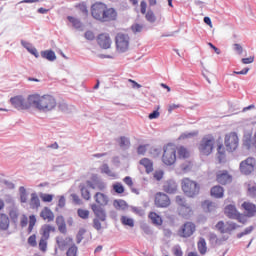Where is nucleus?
Wrapping results in <instances>:
<instances>
[{
	"label": "nucleus",
	"mask_w": 256,
	"mask_h": 256,
	"mask_svg": "<svg viewBox=\"0 0 256 256\" xmlns=\"http://www.w3.org/2000/svg\"><path fill=\"white\" fill-rule=\"evenodd\" d=\"M30 103L38 109V111H43L47 113L49 111H53L57 107V100L52 95H39V94H32L30 95Z\"/></svg>",
	"instance_id": "nucleus-1"
},
{
	"label": "nucleus",
	"mask_w": 256,
	"mask_h": 256,
	"mask_svg": "<svg viewBox=\"0 0 256 256\" xmlns=\"http://www.w3.org/2000/svg\"><path fill=\"white\" fill-rule=\"evenodd\" d=\"M177 161V145L168 143L163 147L162 162L164 165L171 167Z\"/></svg>",
	"instance_id": "nucleus-2"
},
{
	"label": "nucleus",
	"mask_w": 256,
	"mask_h": 256,
	"mask_svg": "<svg viewBox=\"0 0 256 256\" xmlns=\"http://www.w3.org/2000/svg\"><path fill=\"white\" fill-rule=\"evenodd\" d=\"M215 149V136L212 134L205 135L198 144L200 155L209 156Z\"/></svg>",
	"instance_id": "nucleus-3"
},
{
	"label": "nucleus",
	"mask_w": 256,
	"mask_h": 256,
	"mask_svg": "<svg viewBox=\"0 0 256 256\" xmlns=\"http://www.w3.org/2000/svg\"><path fill=\"white\" fill-rule=\"evenodd\" d=\"M181 187L183 193L187 197H197V195H199V191H201V186H199L197 182L189 178L182 179Z\"/></svg>",
	"instance_id": "nucleus-4"
},
{
	"label": "nucleus",
	"mask_w": 256,
	"mask_h": 256,
	"mask_svg": "<svg viewBox=\"0 0 256 256\" xmlns=\"http://www.w3.org/2000/svg\"><path fill=\"white\" fill-rule=\"evenodd\" d=\"M224 145L228 153H234L239 149V136L236 132H230L224 137Z\"/></svg>",
	"instance_id": "nucleus-5"
},
{
	"label": "nucleus",
	"mask_w": 256,
	"mask_h": 256,
	"mask_svg": "<svg viewBox=\"0 0 256 256\" xmlns=\"http://www.w3.org/2000/svg\"><path fill=\"white\" fill-rule=\"evenodd\" d=\"M30 99L31 95L28 96L27 100L23 98V96H14L10 99V103L15 109H18V111H25L31 109V106H33Z\"/></svg>",
	"instance_id": "nucleus-6"
},
{
	"label": "nucleus",
	"mask_w": 256,
	"mask_h": 256,
	"mask_svg": "<svg viewBox=\"0 0 256 256\" xmlns=\"http://www.w3.org/2000/svg\"><path fill=\"white\" fill-rule=\"evenodd\" d=\"M154 205L157 209H168L171 207V197L165 192H157L154 194Z\"/></svg>",
	"instance_id": "nucleus-7"
},
{
	"label": "nucleus",
	"mask_w": 256,
	"mask_h": 256,
	"mask_svg": "<svg viewBox=\"0 0 256 256\" xmlns=\"http://www.w3.org/2000/svg\"><path fill=\"white\" fill-rule=\"evenodd\" d=\"M240 173L242 175H251L256 169V159L255 157H248L240 162L239 165Z\"/></svg>",
	"instance_id": "nucleus-8"
},
{
	"label": "nucleus",
	"mask_w": 256,
	"mask_h": 256,
	"mask_svg": "<svg viewBox=\"0 0 256 256\" xmlns=\"http://www.w3.org/2000/svg\"><path fill=\"white\" fill-rule=\"evenodd\" d=\"M116 51L125 53L129 51V36L123 33H118L115 37Z\"/></svg>",
	"instance_id": "nucleus-9"
},
{
	"label": "nucleus",
	"mask_w": 256,
	"mask_h": 256,
	"mask_svg": "<svg viewBox=\"0 0 256 256\" xmlns=\"http://www.w3.org/2000/svg\"><path fill=\"white\" fill-rule=\"evenodd\" d=\"M197 231V226L193 222L184 223L178 230L179 237H183L184 239H188V237H192V235Z\"/></svg>",
	"instance_id": "nucleus-10"
},
{
	"label": "nucleus",
	"mask_w": 256,
	"mask_h": 256,
	"mask_svg": "<svg viewBox=\"0 0 256 256\" xmlns=\"http://www.w3.org/2000/svg\"><path fill=\"white\" fill-rule=\"evenodd\" d=\"M107 5L103 2H96L91 7V15L96 21H102Z\"/></svg>",
	"instance_id": "nucleus-11"
},
{
	"label": "nucleus",
	"mask_w": 256,
	"mask_h": 256,
	"mask_svg": "<svg viewBox=\"0 0 256 256\" xmlns=\"http://www.w3.org/2000/svg\"><path fill=\"white\" fill-rule=\"evenodd\" d=\"M215 175L219 185H229L233 182V176L227 170H217Z\"/></svg>",
	"instance_id": "nucleus-12"
},
{
	"label": "nucleus",
	"mask_w": 256,
	"mask_h": 256,
	"mask_svg": "<svg viewBox=\"0 0 256 256\" xmlns=\"http://www.w3.org/2000/svg\"><path fill=\"white\" fill-rule=\"evenodd\" d=\"M27 224H28V229H27L28 233L29 234L33 233V229L37 224V218L35 217V215H30L29 218H27V215H22L20 219V226L24 228V227H27Z\"/></svg>",
	"instance_id": "nucleus-13"
},
{
	"label": "nucleus",
	"mask_w": 256,
	"mask_h": 256,
	"mask_svg": "<svg viewBox=\"0 0 256 256\" xmlns=\"http://www.w3.org/2000/svg\"><path fill=\"white\" fill-rule=\"evenodd\" d=\"M96 41L100 49H111V45H113V40H111L109 33L99 34L96 38Z\"/></svg>",
	"instance_id": "nucleus-14"
},
{
	"label": "nucleus",
	"mask_w": 256,
	"mask_h": 256,
	"mask_svg": "<svg viewBox=\"0 0 256 256\" xmlns=\"http://www.w3.org/2000/svg\"><path fill=\"white\" fill-rule=\"evenodd\" d=\"M217 231H219L222 234L225 233H231L232 231H235V229H237V227H239L237 224H235L234 222H223V221H219L216 225H215Z\"/></svg>",
	"instance_id": "nucleus-15"
},
{
	"label": "nucleus",
	"mask_w": 256,
	"mask_h": 256,
	"mask_svg": "<svg viewBox=\"0 0 256 256\" xmlns=\"http://www.w3.org/2000/svg\"><path fill=\"white\" fill-rule=\"evenodd\" d=\"M56 245L60 251H65L69 245H73V238L67 235H59L56 237Z\"/></svg>",
	"instance_id": "nucleus-16"
},
{
	"label": "nucleus",
	"mask_w": 256,
	"mask_h": 256,
	"mask_svg": "<svg viewBox=\"0 0 256 256\" xmlns=\"http://www.w3.org/2000/svg\"><path fill=\"white\" fill-rule=\"evenodd\" d=\"M117 20V10L106 6L104 15L102 16L101 23H109Z\"/></svg>",
	"instance_id": "nucleus-17"
},
{
	"label": "nucleus",
	"mask_w": 256,
	"mask_h": 256,
	"mask_svg": "<svg viewBox=\"0 0 256 256\" xmlns=\"http://www.w3.org/2000/svg\"><path fill=\"white\" fill-rule=\"evenodd\" d=\"M90 209L93 211L96 219H100L101 221H105L107 219V214L105 213V210L96 203L91 204Z\"/></svg>",
	"instance_id": "nucleus-18"
},
{
	"label": "nucleus",
	"mask_w": 256,
	"mask_h": 256,
	"mask_svg": "<svg viewBox=\"0 0 256 256\" xmlns=\"http://www.w3.org/2000/svg\"><path fill=\"white\" fill-rule=\"evenodd\" d=\"M94 201L99 207H107L109 205V196L102 192H97L94 195Z\"/></svg>",
	"instance_id": "nucleus-19"
},
{
	"label": "nucleus",
	"mask_w": 256,
	"mask_h": 256,
	"mask_svg": "<svg viewBox=\"0 0 256 256\" xmlns=\"http://www.w3.org/2000/svg\"><path fill=\"white\" fill-rule=\"evenodd\" d=\"M246 217H255L256 215V205L251 202H243L241 205Z\"/></svg>",
	"instance_id": "nucleus-20"
},
{
	"label": "nucleus",
	"mask_w": 256,
	"mask_h": 256,
	"mask_svg": "<svg viewBox=\"0 0 256 256\" xmlns=\"http://www.w3.org/2000/svg\"><path fill=\"white\" fill-rule=\"evenodd\" d=\"M177 189V183L173 180H168L163 185V191L168 195H175V193H177Z\"/></svg>",
	"instance_id": "nucleus-21"
},
{
	"label": "nucleus",
	"mask_w": 256,
	"mask_h": 256,
	"mask_svg": "<svg viewBox=\"0 0 256 256\" xmlns=\"http://www.w3.org/2000/svg\"><path fill=\"white\" fill-rule=\"evenodd\" d=\"M40 217L44 221H47L48 223H51V221H55V214L52 210L49 209V207H44L40 212Z\"/></svg>",
	"instance_id": "nucleus-22"
},
{
	"label": "nucleus",
	"mask_w": 256,
	"mask_h": 256,
	"mask_svg": "<svg viewBox=\"0 0 256 256\" xmlns=\"http://www.w3.org/2000/svg\"><path fill=\"white\" fill-rule=\"evenodd\" d=\"M54 231L55 227L49 224H44L40 229L41 239H49L51 237V233H54Z\"/></svg>",
	"instance_id": "nucleus-23"
},
{
	"label": "nucleus",
	"mask_w": 256,
	"mask_h": 256,
	"mask_svg": "<svg viewBox=\"0 0 256 256\" xmlns=\"http://www.w3.org/2000/svg\"><path fill=\"white\" fill-rule=\"evenodd\" d=\"M175 201L177 203V205H179L181 208V213H191V206L187 205V203L185 202V198L183 196H176Z\"/></svg>",
	"instance_id": "nucleus-24"
},
{
	"label": "nucleus",
	"mask_w": 256,
	"mask_h": 256,
	"mask_svg": "<svg viewBox=\"0 0 256 256\" xmlns=\"http://www.w3.org/2000/svg\"><path fill=\"white\" fill-rule=\"evenodd\" d=\"M239 211L237 210V207L235 205L229 204L224 208V215L228 217V219H234L237 217V214Z\"/></svg>",
	"instance_id": "nucleus-25"
},
{
	"label": "nucleus",
	"mask_w": 256,
	"mask_h": 256,
	"mask_svg": "<svg viewBox=\"0 0 256 256\" xmlns=\"http://www.w3.org/2000/svg\"><path fill=\"white\" fill-rule=\"evenodd\" d=\"M176 153L178 159H189L191 157V151L185 146H177Z\"/></svg>",
	"instance_id": "nucleus-26"
},
{
	"label": "nucleus",
	"mask_w": 256,
	"mask_h": 256,
	"mask_svg": "<svg viewBox=\"0 0 256 256\" xmlns=\"http://www.w3.org/2000/svg\"><path fill=\"white\" fill-rule=\"evenodd\" d=\"M210 193L212 197H215V199H223L225 189H223V187L220 185H216L211 188Z\"/></svg>",
	"instance_id": "nucleus-27"
},
{
	"label": "nucleus",
	"mask_w": 256,
	"mask_h": 256,
	"mask_svg": "<svg viewBox=\"0 0 256 256\" xmlns=\"http://www.w3.org/2000/svg\"><path fill=\"white\" fill-rule=\"evenodd\" d=\"M148 218L153 225H156L157 227H161V225H163V218H161V216H159V214L156 212H150Z\"/></svg>",
	"instance_id": "nucleus-28"
},
{
	"label": "nucleus",
	"mask_w": 256,
	"mask_h": 256,
	"mask_svg": "<svg viewBox=\"0 0 256 256\" xmlns=\"http://www.w3.org/2000/svg\"><path fill=\"white\" fill-rule=\"evenodd\" d=\"M30 207L31 209H39V207H41V200H39L37 193L31 194Z\"/></svg>",
	"instance_id": "nucleus-29"
},
{
	"label": "nucleus",
	"mask_w": 256,
	"mask_h": 256,
	"mask_svg": "<svg viewBox=\"0 0 256 256\" xmlns=\"http://www.w3.org/2000/svg\"><path fill=\"white\" fill-rule=\"evenodd\" d=\"M140 165L146 169V173H153V161H151L149 158L141 159Z\"/></svg>",
	"instance_id": "nucleus-30"
},
{
	"label": "nucleus",
	"mask_w": 256,
	"mask_h": 256,
	"mask_svg": "<svg viewBox=\"0 0 256 256\" xmlns=\"http://www.w3.org/2000/svg\"><path fill=\"white\" fill-rule=\"evenodd\" d=\"M9 216L7 214H0V229L7 231L9 229Z\"/></svg>",
	"instance_id": "nucleus-31"
},
{
	"label": "nucleus",
	"mask_w": 256,
	"mask_h": 256,
	"mask_svg": "<svg viewBox=\"0 0 256 256\" xmlns=\"http://www.w3.org/2000/svg\"><path fill=\"white\" fill-rule=\"evenodd\" d=\"M113 207L117 209V211H125L127 209L128 205L125 200L118 199L113 201Z\"/></svg>",
	"instance_id": "nucleus-32"
},
{
	"label": "nucleus",
	"mask_w": 256,
	"mask_h": 256,
	"mask_svg": "<svg viewBox=\"0 0 256 256\" xmlns=\"http://www.w3.org/2000/svg\"><path fill=\"white\" fill-rule=\"evenodd\" d=\"M41 57H43V59H47V61H55V59H57V56L53 50L42 51Z\"/></svg>",
	"instance_id": "nucleus-33"
},
{
	"label": "nucleus",
	"mask_w": 256,
	"mask_h": 256,
	"mask_svg": "<svg viewBox=\"0 0 256 256\" xmlns=\"http://www.w3.org/2000/svg\"><path fill=\"white\" fill-rule=\"evenodd\" d=\"M80 191H81V197L84 198L85 201H90L91 200V192L85 186L84 184L80 185Z\"/></svg>",
	"instance_id": "nucleus-34"
},
{
	"label": "nucleus",
	"mask_w": 256,
	"mask_h": 256,
	"mask_svg": "<svg viewBox=\"0 0 256 256\" xmlns=\"http://www.w3.org/2000/svg\"><path fill=\"white\" fill-rule=\"evenodd\" d=\"M247 195L248 197H256V183L250 182L247 184Z\"/></svg>",
	"instance_id": "nucleus-35"
},
{
	"label": "nucleus",
	"mask_w": 256,
	"mask_h": 256,
	"mask_svg": "<svg viewBox=\"0 0 256 256\" xmlns=\"http://www.w3.org/2000/svg\"><path fill=\"white\" fill-rule=\"evenodd\" d=\"M226 151H227V148L225 146H223V144L217 145V155H218V159H219L220 163H221V161H223V159H225Z\"/></svg>",
	"instance_id": "nucleus-36"
},
{
	"label": "nucleus",
	"mask_w": 256,
	"mask_h": 256,
	"mask_svg": "<svg viewBox=\"0 0 256 256\" xmlns=\"http://www.w3.org/2000/svg\"><path fill=\"white\" fill-rule=\"evenodd\" d=\"M112 189L117 193V195H123V193H125V186L119 182L114 183L112 185Z\"/></svg>",
	"instance_id": "nucleus-37"
},
{
	"label": "nucleus",
	"mask_w": 256,
	"mask_h": 256,
	"mask_svg": "<svg viewBox=\"0 0 256 256\" xmlns=\"http://www.w3.org/2000/svg\"><path fill=\"white\" fill-rule=\"evenodd\" d=\"M39 197L43 203H52L55 199V195L47 193H40Z\"/></svg>",
	"instance_id": "nucleus-38"
},
{
	"label": "nucleus",
	"mask_w": 256,
	"mask_h": 256,
	"mask_svg": "<svg viewBox=\"0 0 256 256\" xmlns=\"http://www.w3.org/2000/svg\"><path fill=\"white\" fill-rule=\"evenodd\" d=\"M198 251H200L201 255L207 253V242H205L204 238H200L198 241Z\"/></svg>",
	"instance_id": "nucleus-39"
},
{
	"label": "nucleus",
	"mask_w": 256,
	"mask_h": 256,
	"mask_svg": "<svg viewBox=\"0 0 256 256\" xmlns=\"http://www.w3.org/2000/svg\"><path fill=\"white\" fill-rule=\"evenodd\" d=\"M120 221L122 225H125L127 227H135V221L127 216H121Z\"/></svg>",
	"instance_id": "nucleus-40"
},
{
	"label": "nucleus",
	"mask_w": 256,
	"mask_h": 256,
	"mask_svg": "<svg viewBox=\"0 0 256 256\" xmlns=\"http://www.w3.org/2000/svg\"><path fill=\"white\" fill-rule=\"evenodd\" d=\"M67 19H68L69 23H71L75 29H81L83 24L81 23V21L79 19H77L73 16H68Z\"/></svg>",
	"instance_id": "nucleus-41"
},
{
	"label": "nucleus",
	"mask_w": 256,
	"mask_h": 256,
	"mask_svg": "<svg viewBox=\"0 0 256 256\" xmlns=\"http://www.w3.org/2000/svg\"><path fill=\"white\" fill-rule=\"evenodd\" d=\"M48 241H49V239L40 238L39 243H38V247H39V250L42 253H46L47 252V245H48L47 242Z\"/></svg>",
	"instance_id": "nucleus-42"
},
{
	"label": "nucleus",
	"mask_w": 256,
	"mask_h": 256,
	"mask_svg": "<svg viewBox=\"0 0 256 256\" xmlns=\"http://www.w3.org/2000/svg\"><path fill=\"white\" fill-rule=\"evenodd\" d=\"M79 251V248H77V246L75 244H72L67 252H66V256H77V253Z\"/></svg>",
	"instance_id": "nucleus-43"
},
{
	"label": "nucleus",
	"mask_w": 256,
	"mask_h": 256,
	"mask_svg": "<svg viewBox=\"0 0 256 256\" xmlns=\"http://www.w3.org/2000/svg\"><path fill=\"white\" fill-rule=\"evenodd\" d=\"M21 43H22L23 47H25V49H27V51H29V53H31L32 55H35V57H37V49L31 47V44L29 42L22 41Z\"/></svg>",
	"instance_id": "nucleus-44"
},
{
	"label": "nucleus",
	"mask_w": 256,
	"mask_h": 256,
	"mask_svg": "<svg viewBox=\"0 0 256 256\" xmlns=\"http://www.w3.org/2000/svg\"><path fill=\"white\" fill-rule=\"evenodd\" d=\"M77 214H78V217H80V219H89L90 212L89 210L79 208L77 210Z\"/></svg>",
	"instance_id": "nucleus-45"
},
{
	"label": "nucleus",
	"mask_w": 256,
	"mask_h": 256,
	"mask_svg": "<svg viewBox=\"0 0 256 256\" xmlns=\"http://www.w3.org/2000/svg\"><path fill=\"white\" fill-rule=\"evenodd\" d=\"M20 191V201L21 203H27V190L25 189V187L21 186L19 188Z\"/></svg>",
	"instance_id": "nucleus-46"
},
{
	"label": "nucleus",
	"mask_w": 256,
	"mask_h": 256,
	"mask_svg": "<svg viewBox=\"0 0 256 256\" xmlns=\"http://www.w3.org/2000/svg\"><path fill=\"white\" fill-rule=\"evenodd\" d=\"M146 17V21H149V23H155L156 21V17H155V13L152 12V10H148L147 13L145 14Z\"/></svg>",
	"instance_id": "nucleus-47"
},
{
	"label": "nucleus",
	"mask_w": 256,
	"mask_h": 256,
	"mask_svg": "<svg viewBox=\"0 0 256 256\" xmlns=\"http://www.w3.org/2000/svg\"><path fill=\"white\" fill-rule=\"evenodd\" d=\"M118 143L120 147H129L131 144V142L125 136L120 137Z\"/></svg>",
	"instance_id": "nucleus-48"
},
{
	"label": "nucleus",
	"mask_w": 256,
	"mask_h": 256,
	"mask_svg": "<svg viewBox=\"0 0 256 256\" xmlns=\"http://www.w3.org/2000/svg\"><path fill=\"white\" fill-rule=\"evenodd\" d=\"M28 245H30V247H37V235L33 234L29 236Z\"/></svg>",
	"instance_id": "nucleus-49"
},
{
	"label": "nucleus",
	"mask_w": 256,
	"mask_h": 256,
	"mask_svg": "<svg viewBox=\"0 0 256 256\" xmlns=\"http://www.w3.org/2000/svg\"><path fill=\"white\" fill-rule=\"evenodd\" d=\"M76 9H79V11H81V13L84 15H89V10H87V5H85V3L76 5Z\"/></svg>",
	"instance_id": "nucleus-50"
},
{
	"label": "nucleus",
	"mask_w": 256,
	"mask_h": 256,
	"mask_svg": "<svg viewBox=\"0 0 256 256\" xmlns=\"http://www.w3.org/2000/svg\"><path fill=\"white\" fill-rule=\"evenodd\" d=\"M246 145L248 146V149H251V147H254L256 149V133L250 140H246Z\"/></svg>",
	"instance_id": "nucleus-51"
},
{
	"label": "nucleus",
	"mask_w": 256,
	"mask_h": 256,
	"mask_svg": "<svg viewBox=\"0 0 256 256\" xmlns=\"http://www.w3.org/2000/svg\"><path fill=\"white\" fill-rule=\"evenodd\" d=\"M253 229H254L253 226L246 228L243 232L237 235L238 239H241V237H243L244 235H249L250 233L253 232Z\"/></svg>",
	"instance_id": "nucleus-52"
},
{
	"label": "nucleus",
	"mask_w": 256,
	"mask_h": 256,
	"mask_svg": "<svg viewBox=\"0 0 256 256\" xmlns=\"http://www.w3.org/2000/svg\"><path fill=\"white\" fill-rule=\"evenodd\" d=\"M233 219H236V221H238L239 223H243V224L247 223V218H245V215L239 212L236 214V217Z\"/></svg>",
	"instance_id": "nucleus-53"
},
{
	"label": "nucleus",
	"mask_w": 256,
	"mask_h": 256,
	"mask_svg": "<svg viewBox=\"0 0 256 256\" xmlns=\"http://www.w3.org/2000/svg\"><path fill=\"white\" fill-rule=\"evenodd\" d=\"M9 217L14 221V223L19 219V212L17 210H11L9 212Z\"/></svg>",
	"instance_id": "nucleus-54"
},
{
	"label": "nucleus",
	"mask_w": 256,
	"mask_h": 256,
	"mask_svg": "<svg viewBox=\"0 0 256 256\" xmlns=\"http://www.w3.org/2000/svg\"><path fill=\"white\" fill-rule=\"evenodd\" d=\"M160 107H157V110H154L152 113L149 114L148 118L149 119H159V116L161 113L159 112Z\"/></svg>",
	"instance_id": "nucleus-55"
},
{
	"label": "nucleus",
	"mask_w": 256,
	"mask_h": 256,
	"mask_svg": "<svg viewBox=\"0 0 256 256\" xmlns=\"http://www.w3.org/2000/svg\"><path fill=\"white\" fill-rule=\"evenodd\" d=\"M85 233H87V230L85 229H80L77 236H76V239H77V243H81V241H83V235H85Z\"/></svg>",
	"instance_id": "nucleus-56"
},
{
	"label": "nucleus",
	"mask_w": 256,
	"mask_h": 256,
	"mask_svg": "<svg viewBox=\"0 0 256 256\" xmlns=\"http://www.w3.org/2000/svg\"><path fill=\"white\" fill-rule=\"evenodd\" d=\"M133 33H141V31H143V25L141 24H134L131 27Z\"/></svg>",
	"instance_id": "nucleus-57"
},
{
	"label": "nucleus",
	"mask_w": 256,
	"mask_h": 256,
	"mask_svg": "<svg viewBox=\"0 0 256 256\" xmlns=\"http://www.w3.org/2000/svg\"><path fill=\"white\" fill-rule=\"evenodd\" d=\"M93 227L97 231H101V220L99 218H94V220H93Z\"/></svg>",
	"instance_id": "nucleus-58"
},
{
	"label": "nucleus",
	"mask_w": 256,
	"mask_h": 256,
	"mask_svg": "<svg viewBox=\"0 0 256 256\" xmlns=\"http://www.w3.org/2000/svg\"><path fill=\"white\" fill-rule=\"evenodd\" d=\"M175 256H183V250H181V246H175L172 249Z\"/></svg>",
	"instance_id": "nucleus-59"
},
{
	"label": "nucleus",
	"mask_w": 256,
	"mask_h": 256,
	"mask_svg": "<svg viewBox=\"0 0 256 256\" xmlns=\"http://www.w3.org/2000/svg\"><path fill=\"white\" fill-rule=\"evenodd\" d=\"M85 39H87L88 41H93V39H95V34L93 33V31H87L84 34Z\"/></svg>",
	"instance_id": "nucleus-60"
},
{
	"label": "nucleus",
	"mask_w": 256,
	"mask_h": 256,
	"mask_svg": "<svg viewBox=\"0 0 256 256\" xmlns=\"http://www.w3.org/2000/svg\"><path fill=\"white\" fill-rule=\"evenodd\" d=\"M140 12L142 13V15H145L147 13V2L141 1Z\"/></svg>",
	"instance_id": "nucleus-61"
},
{
	"label": "nucleus",
	"mask_w": 256,
	"mask_h": 256,
	"mask_svg": "<svg viewBox=\"0 0 256 256\" xmlns=\"http://www.w3.org/2000/svg\"><path fill=\"white\" fill-rule=\"evenodd\" d=\"M123 182L125 183V185H128V187H130V188L133 187V179L130 176H126L123 179Z\"/></svg>",
	"instance_id": "nucleus-62"
},
{
	"label": "nucleus",
	"mask_w": 256,
	"mask_h": 256,
	"mask_svg": "<svg viewBox=\"0 0 256 256\" xmlns=\"http://www.w3.org/2000/svg\"><path fill=\"white\" fill-rule=\"evenodd\" d=\"M138 155H143L144 153H147V145H140L137 149Z\"/></svg>",
	"instance_id": "nucleus-63"
},
{
	"label": "nucleus",
	"mask_w": 256,
	"mask_h": 256,
	"mask_svg": "<svg viewBox=\"0 0 256 256\" xmlns=\"http://www.w3.org/2000/svg\"><path fill=\"white\" fill-rule=\"evenodd\" d=\"M204 205L207 207L208 211H213L215 209V204L213 202L210 201H205Z\"/></svg>",
	"instance_id": "nucleus-64"
}]
</instances>
